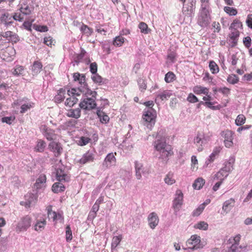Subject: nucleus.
<instances>
[{"mask_svg": "<svg viewBox=\"0 0 252 252\" xmlns=\"http://www.w3.org/2000/svg\"><path fill=\"white\" fill-rule=\"evenodd\" d=\"M221 135L224 138V140H233V132L231 130L223 131L221 132Z\"/></svg>", "mask_w": 252, "mask_h": 252, "instance_id": "nucleus-38", "label": "nucleus"}, {"mask_svg": "<svg viewBox=\"0 0 252 252\" xmlns=\"http://www.w3.org/2000/svg\"><path fill=\"white\" fill-rule=\"evenodd\" d=\"M94 157L95 155L93 152L89 151L83 155L81 158L78 160V162L81 164H85L93 162L94 160Z\"/></svg>", "mask_w": 252, "mask_h": 252, "instance_id": "nucleus-11", "label": "nucleus"}, {"mask_svg": "<svg viewBox=\"0 0 252 252\" xmlns=\"http://www.w3.org/2000/svg\"><path fill=\"white\" fill-rule=\"evenodd\" d=\"M188 248L185 250H196L203 248L204 245L201 242L200 237L197 235H193L187 241Z\"/></svg>", "mask_w": 252, "mask_h": 252, "instance_id": "nucleus-6", "label": "nucleus"}, {"mask_svg": "<svg viewBox=\"0 0 252 252\" xmlns=\"http://www.w3.org/2000/svg\"><path fill=\"white\" fill-rule=\"evenodd\" d=\"M193 92L196 94H204L207 95L208 93V90L206 88L201 86H196L193 89Z\"/></svg>", "mask_w": 252, "mask_h": 252, "instance_id": "nucleus-34", "label": "nucleus"}, {"mask_svg": "<svg viewBox=\"0 0 252 252\" xmlns=\"http://www.w3.org/2000/svg\"><path fill=\"white\" fill-rule=\"evenodd\" d=\"M14 120L15 117L14 116L3 117L1 118V122L10 125Z\"/></svg>", "mask_w": 252, "mask_h": 252, "instance_id": "nucleus-53", "label": "nucleus"}, {"mask_svg": "<svg viewBox=\"0 0 252 252\" xmlns=\"http://www.w3.org/2000/svg\"><path fill=\"white\" fill-rule=\"evenodd\" d=\"M37 193L34 189H32V192L27 193L25 195V207H30L32 204L34 203L37 199Z\"/></svg>", "mask_w": 252, "mask_h": 252, "instance_id": "nucleus-12", "label": "nucleus"}, {"mask_svg": "<svg viewBox=\"0 0 252 252\" xmlns=\"http://www.w3.org/2000/svg\"><path fill=\"white\" fill-rule=\"evenodd\" d=\"M189 2L187 6H183V12L184 14L192 17L194 14L195 9V0H189Z\"/></svg>", "mask_w": 252, "mask_h": 252, "instance_id": "nucleus-10", "label": "nucleus"}, {"mask_svg": "<svg viewBox=\"0 0 252 252\" xmlns=\"http://www.w3.org/2000/svg\"><path fill=\"white\" fill-rule=\"evenodd\" d=\"M242 27V23L238 19H235L229 28L231 30H236L237 28Z\"/></svg>", "mask_w": 252, "mask_h": 252, "instance_id": "nucleus-45", "label": "nucleus"}, {"mask_svg": "<svg viewBox=\"0 0 252 252\" xmlns=\"http://www.w3.org/2000/svg\"><path fill=\"white\" fill-rule=\"evenodd\" d=\"M86 53V51L83 49H81V53L77 55L76 57L74 59L75 62L77 64H78L80 62H82Z\"/></svg>", "mask_w": 252, "mask_h": 252, "instance_id": "nucleus-41", "label": "nucleus"}, {"mask_svg": "<svg viewBox=\"0 0 252 252\" xmlns=\"http://www.w3.org/2000/svg\"><path fill=\"white\" fill-rule=\"evenodd\" d=\"M44 135L46 139L49 141L53 140L56 136L55 131L49 128H46L44 129Z\"/></svg>", "mask_w": 252, "mask_h": 252, "instance_id": "nucleus-24", "label": "nucleus"}, {"mask_svg": "<svg viewBox=\"0 0 252 252\" xmlns=\"http://www.w3.org/2000/svg\"><path fill=\"white\" fill-rule=\"evenodd\" d=\"M50 148L52 149V151L57 154V156L60 155L63 151V148L60 143L51 142L49 145Z\"/></svg>", "mask_w": 252, "mask_h": 252, "instance_id": "nucleus-18", "label": "nucleus"}, {"mask_svg": "<svg viewBox=\"0 0 252 252\" xmlns=\"http://www.w3.org/2000/svg\"><path fill=\"white\" fill-rule=\"evenodd\" d=\"M187 100L190 103H195L199 101L197 97L193 94H189L187 97Z\"/></svg>", "mask_w": 252, "mask_h": 252, "instance_id": "nucleus-54", "label": "nucleus"}, {"mask_svg": "<svg viewBox=\"0 0 252 252\" xmlns=\"http://www.w3.org/2000/svg\"><path fill=\"white\" fill-rule=\"evenodd\" d=\"M56 179L60 182H68L70 180L69 176L65 173L64 170L61 168H57L56 170Z\"/></svg>", "mask_w": 252, "mask_h": 252, "instance_id": "nucleus-13", "label": "nucleus"}, {"mask_svg": "<svg viewBox=\"0 0 252 252\" xmlns=\"http://www.w3.org/2000/svg\"><path fill=\"white\" fill-rule=\"evenodd\" d=\"M42 64L39 61H34L31 66V70L33 75H37L42 70Z\"/></svg>", "mask_w": 252, "mask_h": 252, "instance_id": "nucleus-17", "label": "nucleus"}, {"mask_svg": "<svg viewBox=\"0 0 252 252\" xmlns=\"http://www.w3.org/2000/svg\"><path fill=\"white\" fill-rule=\"evenodd\" d=\"M239 32L237 30H235V31L232 32L230 34V38L231 39H238V37L239 36Z\"/></svg>", "mask_w": 252, "mask_h": 252, "instance_id": "nucleus-63", "label": "nucleus"}, {"mask_svg": "<svg viewBox=\"0 0 252 252\" xmlns=\"http://www.w3.org/2000/svg\"><path fill=\"white\" fill-rule=\"evenodd\" d=\"M25 7L22 6L19 9L20 11L24 15H29L34 10V7L33 6H29L27 4H24Z\"/></svg>", "mask_w": 252, "mask_h": 252, "instance_id": "nucleus-26", "label": "nucleus"}, {"mask_svg": "<svg viewBox=\"0 0 252 252\" xmlns=\"http://www.w3.org/2000/svg\"><path fill=\"white\" fill-rule=\"evenodd\" d=\"M33 28L36 31L40 32H47L48 30V27L46 26H40V25H34Z\"/></svg>", "mask_w": 252, "mask_h": 252, "instance_id": "nucleus-51", "label": "nucleus"}, {"mask_svg": "<svg viewBox=\"0 0 252 252\" xmlns=\"http://www.w3.org/2000/svg\"><path fill=\"white\" fill-rule=\"evenodd\" d=\"M90 141V138L85 136H82L80 137L79 140H78V144L82 146H85L88 144Z\"/></svg>", "mask_w": 252, "mask_h": 252, "instance_id": "nucleus-49", "label": "nucleus"}, {"mask_svg": "<svg viewBox=\"0 0 252 252\" xmlns=\"http://www.w3.org/2000/svg\"><path fill=\"white\" fill-rule=\"evenodd\" d=\"M175 75L172 72L169 71L165 74L164 80L167 83H170L175 79Z\"/></svg>", "mask_w": 252, "mask_h": 252, "instance_id": "nucleus-43", "label": "nucleus"}, {"mask_svg": "<svg viewBox=\"0 0 252 252\" xmlns=\"http://www.w3.org/2000/svg\"><path fill=\"white\" fill-rule=\"evenodd\" d=\"M209 67L211 71L213 74H216L219 71V68L218 65L213 61H211L210 62Z\"/></svg>", "mask_w": 252, "mask_h": 252, "instance_id": "nucleus-36", "label": "nucleus"}, {"mask_svg": "<svg viewBox=\"0 0 252 252\" xmlns=\"http://www.w3.org/2000/svg\"><path fill=\"white\" fill-rule=\"evenodd\" d=\"M66 115L69 117L78 119L81 116V109L78 108L75 109L69 110L66 113Z\"/></svg>", "mask_w": 252, "mask_h": 252, "instance_id": "nucleus-21", "label": "nucleus"}, {"mask_svg": "<svg viewBox=\"0 0 252 252\" xmlns=\"http://www.w3.org/2000/svg\"><path fill=\"white\" fill-rule=\"evenodd\" d=\"M91 79L93 81L94 83L98 84L99 85H101L105 83L106 79H104L102 78L98 74L96 73L95 74H93Z\"/></svg>", "mask_w": 252, "mask_h": 252, "instance_id": "nucleus-28", "label": "nucleus"}, {"mask_svg": "<svg viewBox=\"0 0 252 252\" xmlns=\"http://www.w3.org/2000/svg\"><path fill=\"white\" fill-rule=\"evenodd\" d=\"M33 22H34V19H32L31 20V21H25L23 24V26H24L25 29H26V30H27L31 32L32 31L31 27L32 26V23Z\"/></svg>", "mask_w": 252, "mask_h": 252, "instance_id": "nucleus-56", "label": "nucleus"}, {"mask_svg": "<svg viewBox=\"0 0 252 252\" xmlns=\"http://www.w3.org/2000/svg\"><path fill=\"white\" fill-rule=\"evenodd\" d=\"M73 81L75 82H78L80 85V87L78 88H72L71 90L67 91V94L70 95V94H76L77 95H80L81 92H83V90L89 88L88 84L86 80V75L84 74H81L79 72H75L73 74Z\"/></svg>", "mask_w": 252, "mask_h": 252, "instance_id": "nucleus-4", "label": "nucleus"}, {"mask_svg": "<svg viewBox=\"0 0 252 252\" xmlns=\"http://www.w3.org/2000/svg\"><path fill=\"white\" fill-rule=\"evenodd\" d=\"M194 228L200 230H206L208 228V224L204 221H201L194 225Z\"/></svg>", "mask_w": 252, "mask_h": 252, "instance_id": "nucleus-37", "label": "nucleus"}, {"mask_svg": "<svg viewBox=\"0 0 252 252\" xmlns=\"http://www.w3.org/2000/svg\"><path fill=\"white\" fill-rule=\"evenodd\" d=\"M4 79V76L0 75V89L3 88L4 90H7L8 88V84L3 81Z\"/></svg>", "mask_w": 252, "mask_h": 252, "instance_id": "nucleus-62", "label": "nucleus"}, {"mask_svg": "<svg viewBox=\"0 0 252 252\" xmlns=\"http://www.w3.org/2000/svg\"><path fill=\"white\" fill-rule=\"evenodd\" d=\"M124 42V38L120 36L116 37L113 41L115 46H121Z\"/></svg>", "mask_w": 252, "mask_h": 252, "instance_id": "nucleus-50", "label": "nucleus"}, {"mask_svg": "<svg viewBox=\"0 0 252 252\" xmlns=\"http://www.w3.org/2000/svg\"><path fill=\"white\" fill-rule=\"evenodd\" d=\"M44 187V185L43 184H36V182L34 184V186L33 187V189H34L35 192L38 193V192H40L43 189V188Z\"/></svg>", "mask_w": 252, "mask_h": 252, "instance_id": "nucleus-60", "label": "nucleus"}, {"mask_svg": "<svg viewBox=\"0 0 252 252\" xmlns=\"http://www.w3.org/2000/svg\"><path fill=\"white\" fill-rule=\"evenodd\" d=\"M72 96L71 97L66 98L65 102V105L70 107H72L74 104L77 103L78 101V99L74 96H77L76 94H72Z\"/></svg>", "mask_w": 252, "mask_h": 252, "instance_id": "nucleus-27", "label": "nucleus"}, {"mask_svg": "<svg viewBox=\"0 0 252 252\" xmlns=\"http://www.w3.org/2000/svg\"><path fill=\"white\" fill-rule=\"evenodd\" d=\"M138 28L140 32L144 34H148L151 32V29L148 27V25L144 22H141L139 24Z\"/></svg>", "mask_w": 252, "mask_h": 252, "instance_id": "nucleus-32", "label": "nucleus"}, {"mask_svg": "<svg viewBox=\"0 0 252 252\" xmlns=\"http://www.w3.org/2000/svg\"><path fill=\"white\" fill-rule=\"evenodd\" d=\"M65 189L64 186L60 182L55 183L52 187V190L55 193L63 192Z\"/></svg>", "mask_w": 252, "mask_h": 252, "instance_id": "nucleus-20", "label": "nucleus"}, {"mask_svg": "<svg viewBox=\"0 0 252 252\" xmlns=\"http://www.w3.org/2000/svg\"><path fill=\"white\" fill-rule=\"evenodd\" d=\"M116 163V158L113 153L107 154L102 164V169H106L115 165Z\"/></svg>", "mask_w": 252, "mask_h": 252, "instance_id": "nucleus-9", "label": "nucleus"}, {"mask_svg": "<svg viewBox=\"0 0 252 252\" xmlns=\"http://www.w3.org/2000/svg\"><path fill=\"white\" fill-rule=\"evenodd\" d=\"M46 224V221L43 219L42 221H37L34 225V229L36 231H42Z\"/></svg>", "mask_w": 252, "mask_h": 252, "instance_id": "nucleus-35", "label": "nucleus"}, {"mask_svg": "<svg viewBox=\"0 0 252 252\" xmlns=\"http://www.w3.org/2000/svg\"><path fill=\"white\" fill-rule=\"evenodd\" d=\"M149 225L151 228L154 229L158 224V218L157 214L153 212L150 213L148 218Z\"/></svg>", "mask_w": 252, "mask_h": 252, "instance_id": "nucleus-14", "label": "nucleus"}, {"mask_svg": "<svg viewBox=\"0 0 252 252\" xmlns=\"http://www.w3.org/2000/svg\"><path fill=\"white\" fill-rule=\"evenodd\" d=\"M46 180V177L45 175H40L38 178L37 179L36 182V184H41L44 185Z\"/></svg>", "mask_w": 252, "mask_h": 252, "instance_id": "nucleus-61", "label": "nucleus"}, {"mask_svg": "<svg viewBox=\"0 0 252 252\" xmlns=\"http://www.w3.org/2000/svg\"><path fill=\"white\" fill-rule=\"evenodd\" d=\"M205 184V180L202 178H198L194 181L192 187L194 189H200Z\"/></svg>", "mask_w": 252, "mask_h": 252, "instance_id": "nucleus-30", "label": "nucleus"}, {"mask_svg": "<svg viewBox=\"0 0 252 252\" xmlns=\"http://www.w3.org/2000/svg\"><path fill=\"white\" fill-rule=\"evenodd\" d=\"M251 38L249 36L244 37L243 40V43L247 48H249L251 47Z\"/></svg>", "mask_w": 252, "mask_h": 252, "instance_id": "nucleus-57", "label": "nucleus"}, {"mask_svg": "<svg viewBox=\"0 0 252 252\" xmlns=\"http://www.w3.org/2000/svg\"><path fill=\"white\" fill-rule=\"evenodd\" d=\"M65 90L63 88H61L58 90L57 94L54 97V101L56 103H61L65 98Z\"/></svg>", "mask_w": 252, "mask_h": 252, "instance_id": "nucleus-19", "label": "nucleus"}, {"mask_svg": "<svg viewBox=\"0 0 252 252\" xmlns=\"http://www.w3.org/2000/svg\"><path fill=\"white\" fill-rule=\"evenodd\" d=\"M32 107L31 103L24 104L21 106V113H25L28 109H30Z\"/></svg>", "mask_w": 252, "mask_h": 252, "instance_id": "nucleus-58", "label": "nucleus"}, {"mask_svg": "<svg viewBox=\"0 0 252 252\" xmlns=\"http://www.w3.org/2000/svg\"><path fill=\"white\" fill-rule=\"evenodd\" d=\"M31 225V218L26 216L22 218L18 222L16 227V231H24L27 230Z\"/></svg>", "mask_w": 252, "mask_h": 252, "instance_id": "nucleus-8", "label": "nucleus"}, {"mask_svg": "<svg viewBox=\"0 0 252 252\" xmlns=\"http://www.w3.org/2000/svg\"><path fill=\"white\" fill-rule=\"evenodd\" d=\"M81 93L83 94V96L79 104L80 108L86 110H91L95 108L97 92L92 91L90 88H87V90L85 89L84 91L83 90Z\"/></svg>", "mask_w": 252, "mask_h": 252, "instance_id": "nucleus-1", "label": "nucleus"}, {"mask_svg": "<svg viewBox=\"0 0 252 252\" xmlns=\"http://www.w3.org/2000/svg\"><path fill=\"white\" fill-rule=\"evenodd\" d=\"M96 114L99 119L101 123L103 124H107L109 121V117L108 115L105 114L103 112L100 111V109H97Z\"/></svg>", "mask_w": 252, "mask_h": 252, "instance_id": "nucleus-22", "label": "nucleus"}, {"mask_svg": "<svg viewBox=\"0 0 252 252\" xmlns=\"http://www.w3.org/2000/svg\"><path fill=\"white\" fill-rule=\"evenodd\" d=\"M144 104L148 108H145L144 110V113L142 117L144 121L143 125L148 129L151 130L156 123L157 112L152 108L154 106L153 101L145 102Z\"/></svg>", "mask_w": 252, "mask_h": 252, "instance_id": "nucleus-3", "label": "nucleus"}, {"mask_svg": "<svg viewBox=\"0 0 252 252\" xmlns=\"http://www.w3.org/2000/svg\"><path fill=\"white\" fill-rule=\"evenodd\" d=\"M90 69L91 72L93 74L97 73V65L95 62L90 63Z\"/></svg>", "mask_w": 252, "mask_h": 252, "instance_id": "nucleus-55", "label": "nucleus"}, {"mask_svg": "<svg viewBox=\"0 0 252 252\" xmlns=\"http://www.w3.org/2000/svg\"><path fill=\"white\" fill-rule=\"evenodd\" d=\"M135 164V175L137 179L140 180L142 177V173L143 174H145L148 173L146 172V170H144V168L143 167V164L137 161H135L134 162Z\"/></svg>", "mask_w": 252, "mask_h": 252, "instance_id": "nucleus-15", "label": "nucleus"}, {"mask_svg": "<svg viewBox=\"0 0 252 252\" xmlns=\"http://www.w3.org/2000/svg\"><path fill=\"white\" fill-rule=\"evenodd\" d=\"M246 23L248 27L252 29V14H250L248 15Z\"/></svg>", "mask_w": 252, "mask_h": 252, "instance_id": "nucleus-64", "label": "nucleus"}, {"mask_svg": "<svg viewBox=\"0 0 252 252\" xmlns=\"http://www.w3.org/2000/svg\"><path fill=\"white\" fill-rule=\"evenodd\" d=\"M206 5H203L202 9H200L198 19V24L202 28L207 27L211 22L210 12L211 10H207Z\"/></svg>", "mask_w": 252, "mask_h": 252, "instance_id": "nucleus-5", "label": "nucleus"}, {"mask_svg": "<svg viewBox=\"0 0 252 252\" xmlns=\"http://www.w3.org/2000/svg\"><path fill=\"white\" fill-rule=\"evenodd\" d=\"M156 138L157 140L155 142L154 146L160 154L159 158L163 161H167L168 156L173 154L171 146L166 144L164 137H162L161 130L158 132Z\"/></svg>", "mask_w": 252, "mask_h": 252, "instance_id": "nucleus-2", "label": "nucleus"}, {"mask_svg": "<svg viewBox=\"0 0 252 252\" xmlns=\"http://www.w3.org/2000/svg\"><path fill=\"white\" fill-rule=\"evenodd\" d=\"M234 202V200L232 199L225 201L223 205V210L226 213L229 212L233 207Z\"/></svg>", "mask_w": 252, "mask_h": 252, "instance_id": "nucleus-23", "label": "nucleus"}, {"mask_svg": "<svg viewBox=\"0 0 252 252\" xmlns=\"http://www.w3.org/2000/svg\"><path fill=\"white\" fill-rule=\"evenodd\" d=\"M137 83L141 91L146 89L147 86L144 79L139 78L137 81Z\"/></svg>", "mask_w": 252, "mask_h": 252, "instance_id": "nucleus-52", "label": "nucleus"}, {"mask_svg": "<svg viewBox=\"0 0 252 252\" xmlns=\"http://www.w3.org/2000/svg\"><path fill=\"white\" fill-rule=\"evenodd\" d=\"M81 31L84 34H86L88 36L90 35L93 31L86 25L83 24L80 28Z\"/></svg>", "mask_w": 252, "mask_h": 252, "instance_id": "nucleus-44", "label": "nucleus"}, {"mask_svg": "<svg viewBox=\"0 0 252 252\" xmlns=\"http://www.w3.org/2000/svg\"><path fill=\"white\" fill-rule=\"evenodd\" d=\"M171 93L169 91H164L162 93L158 94L157 99H160L161 100H167L171 95Z\"/></svg>", "mask_w": 252, "mask_h": 252, "instance_id": "nucleus-31", "label": "nucleus"}, {"mask_svg": "<svg viewBox=\"0 0 252 252\" xmlns=\"http://www.w3.org/2000/svg\"><path fill=\"white\" fill-rule=\"evenodd\" d=\"M228 175V173L225 172L223 169L221 168L214 176V179H220L226 178Z\"/></svg>", "mask_w": 252, "mask_h": 252, "instance_id": "nucleus-33", "label": "nucleus"}, {"mask_svg": "<svg viewBox=\"0 0 252 252\" xmlns=\"http://www.w3.org/2000/svg\"><path fill=\"white\" fill-rule=\"evenodd\" d=\"M46 146V143L43 140H39L38 141L36 145V149L38 152H42Z\"/></svg>", "mask_w": 252, "mask_h": 252, "instance_id": "nucleus-47", "label": "nucleus"}, {"mask_svg": "<svg viewBox=\"0 0 252 252\" xmlns=\"http://www.w3.org/2000/svg\"><path fill=\"white\" fill-rule=\"evenodd\" d=\"M122 239V235L114 236L112 239L111 243V251L113 252L115 250L116 247L119 245Z\"/></svg>", "mask_w": 252, "mask_h": 252, "instance_id": "nucleus-25", "label": "nucleus"}, {"mask_svg": "<svg viewBox=\"0 0 252 252\" xmlns=\"http://www.w3.org/2000/svg\"><path fill=\"white\" fill-rule=\"evenodd\" d=\"M12 17H9L8 13H5L0 16V20L2 23H5L7 21L11 20Z\"/></svg>", "mask_w": 252, "mask_h": 252, "instance_id": "nucleus-59", "label": "nucleus"}, {"mask_svg": "<svg viewBox=\"0 0 252 252\" xmlns=\"http://www.w3.org/2000/svg\"><path fill=\"white\" fill-rule=\"evenodd\" d=\"M224 11L231 16H235L237 14V10L234 7L229 6H225L224 7Z\"/></svg>", "mask_w": 252, "mask_h": 252, "instance_id": "nucleus-42", "label": "nucleus"}, {"mask_svg": "<svg viewBox=\"0 0 252 252\" xmlns=\"http://www.w3.org/2000/svg\"><path fill=\"white\" fill-rule=\"evenodd\" d=\"M183 204V193L181 190H177L176 192L175 197L173 201L172 207L175 214L179 211Z\"/></svg>", "mask_w": 252, "mask_h": 252, "instance_id": "nucleus-7", "label": "nucleus"}, {"mask_svg": "<svg viewBox=\"0 0 252 252\" xmlns=\"http://www.w3.org/2000/svg\"><path fill=\"white\" fill-rule=\"evenodd\" d=\"M205 203L201 204L197 208L193 211L192 212V216L193 217L198 216L202 212L204 209Z\"/></svg>", "mask_w": 252, "mask_h": 252, "instance_id": "nucleus-46", "label": "nucleus"}, {"mask_svg": "<svg viewBox=\"0 0 252 252\" xmlns=\"http://www.w3.org/2000/svg\"><path fill=\"white\" fill-rule=\"evenodd\" d=\"M235 162V158L234 157H230L229 158L228 161H225L224 163V167L221 168L223 169L225 172L228 173H230L232 171L233 168V165Z\"/></svg>", "mask_w": 252, "mask_h": 252, "instance_id": "nucleus-16", "label": "nucleus"}, {"mask_svg": "<svg viewBox=\"0 0 252 252\" xmlns=\"http://www.w3.org/2000/svg\"><path fill=\"white\" fill-rule=\"evenodd\" d=\"M66 240L69 242L72 239V231L69 225H67L65 228Z\"/></svg>", "mask_w": 252, "mask_h": 252, "instance_id": "nucleus-48", "label": "nucleus"}, {"mask_svg": "<svg viewBox=\"0 0 252 252\" xmlns=\"http://www.w3.org/2000/svg\"><path fill=\"white\" fill-rule=\"evenodd\" d=\"M24 71V67L21 65H16L14 68L12 69V73L14 76L23 75Z\"/></svg>", "mask_w": 252, "mask_h": 252, "instance_id": "nucleus-29", "label": "nucleus"}, {"mask_svg": "<svg viewBox=\"0 0 252 252\" xmlns=\"http://www.w3.org/2000/svg\"><path fill=\"white\" fill-rule=\"evenodd\" d=\"M246 121V117L243 114L239 115L235 120V124L238 126H241L243 125Z\"/></svg>", "mask_w": 252, "mask_h": 252, "instance_id": "nucleus-40", "label": "nucleus"}, {"mask_svg": "<svg viewBox=\"0 0 252 252\" xmlns=\"http://www.w3.org/2000/svg\"><path fill=\"white\" fill-rule=\"evenodd\" d=\"M227 81L230 84L234 85L238 82L239 78L236 75L232 74L228 76Z\"/></svg>", "mask_w": 252, "mask_h": 252, "instance_id": "nucleus-39", "label": "nucleus"}]
</instances>
